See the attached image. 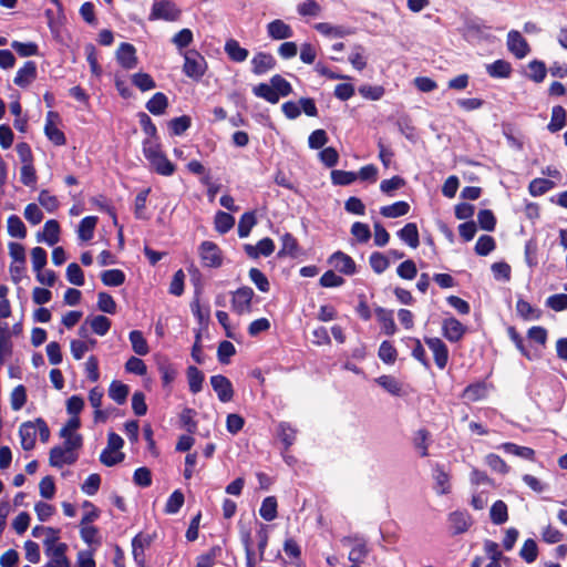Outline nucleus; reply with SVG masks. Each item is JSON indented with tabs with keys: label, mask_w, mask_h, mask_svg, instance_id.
Wrapping results in <instances>:
<instances>
[{
	"label": "nucleus",
	"mask_w": 567,
	"mask_h": 567,
	"mask_svg": "<svg viewBox=\"0 0 567 567\" xmlns=\"http://www.w3.org/2000/svg\"><path fill=\"white\" fill-rule=\"evenodd\" d=\"M128 339L131 341L132 349L136 354L146 355L150 352L147 341L140 330L131 331Z\"/></svg>",
	"instance_id": "obj_32"
},
{
	"label": "nucleus",
	"mask_w": 567,
	"mask_h": 567,
	"mask_svg": "<svg viewBox=\"0 0 567 567\" xmlns=\"http://www.w3.org/2000/svg\"><path fill=\"white\" fill-rule=\"evenodd\" d=\"M249 279L255 284V286L261 292H268L270 289V284L268 278L261 272L258 268H251L249 270Z\"/></svg>",
	"instance_id": "obj_54"
},
{
	"label": "nucleus",
	"mask_w": 567,
	"mask_h": 567,
	"mask_svg": "<svg viewBox=\"0 0 567 567\" xmlns=\"http://www.w3.org/2000/svg\"><path fill=\"white\" fill-rule=\"evenodd\" d=\"M254 290L248 286H243L231 292V310L237 315H245L251 311Z\"/></svg>",
	"instance_id": "obj_5"
},
{
	"label": "nucleus",
	"mask_w": 567,
	"mask_h": 567,
	"mask_svg": "<svg viewBox=\"0 0 567 567\" xmlns=\"http://www.w3.org/2000/svg\"><path fill=\"white\" fill-rule=\"evenodd\" d=\"M554 183L546 178H535L529 183L528 189L530 195L540 196L551 189Z\"/></svg>",
	"instance_id": "obj_51"
},
{
	"label": "nucleus",
	"mask_w": 567,
	"mask_h": 567,
	"mask_svg": "<svg viewBox=\"0 0 567 567\" xmlns=\"http://www.w3.org/2000/svg\"><path fill=\"white\" fill-rule=\"evenodd\" d=\"M369 262H370V266L373 269V271L377 274L384 272L390 265L389 259L383 254H381L379 251L371 254V256L369 258Z\"/></svg>",
	"instance_id": "obj_57"
},
{
	"label": "nucleus",
	"mask_w": 567,
	"mask_h": 567,
	"mask_svg": "<svg viewBox=\"0 0 567 567\" xmlns=\"http://www.w3.org/2000/svg\"><path fill=\"white\" fill-rule=\"evenodd\" d=\"M97 307L101 311H103L105 313L114 315L116 312L115 300L107 292H99Z\"/></svg>",
	"instance_id": "obj_56"
},
{
	"label": "nucleus",
	"mask_w": 567,
	"mask_h": 567,
	"mask_svg": "<svg viewBox=\"0 0 567 567\" xmlns=\"http://www.w3.org/2000/svg\"><path fill=\"white\" fill-rule=\"evenodd\" d=\"M186 374H187L189 391L193 394L199 393L203 390V382L205 379L204 373L195 365H190L187 368Z\"/></svg>",
	"instance_id": "obj_27"
},
{
	"label": "nucleus",
	"mask_w": 567,
	"mask_h": 567,
	"mask_svg": "<svg viewBox=\"0 0 567 567\" xmlns=\"http://www.w3.org/2000/svg\"><path fill=\"white\" fill-rule=\"evenodd\" d=\"M329 264L344 275L350 276L355 272V264L353 259L342 251L333 252L329 258Z\"/></svg>",
	"instance_id": "obj_16"
},
{
	"label": "nucleus",
	"mask_w": 567,
	"mask_h": 567,
	"mask_svg": "<svg viewBox=\"0 0 567 567\" xmlns=\"http://www.w3.org/2000/svg\"><path fill=\"white\" fill-rule=\"evenodd\" d=\"M486 71L492 78L506 79L509 78L512 73V65L505 60H496L495 62L486 65Z\"/></svg>",
	"instance_id": "obj_23"
},
{
	"label": "nucleus",
	"mask_w": 567,
	"mask_h": 567,
	"mask_svg": "<svg viewBox=\"0 0 567 567\" xmlns=\"http://www.w3.org/2000/svg\"><path fill=\"white\" fill-rule=\"evenodd\" d=\"M116 60L125 70H132L137 65L136 49L133 44L123 42L116 51Z\"/></svg>",
	"instance_id": "obj_12"
},
{
	"label": "nucleus",
	"mask_w": 567,
	"mask_h": 567,
	"mask_svg": "<svg viewBox=\"0 0 567 567\" xmlns=\"http://www.w3.org/2000/svg\"><path fill=\"white\" fill-rule=\"evenodd\" d=\"M184 73L194 80H199L206 71V61L197 51L184 53Z\"/></svg>",
	"instance_id": "obj_6"
},
{
	"label": "nucleus",
	"mask_w": 567,
	"mask_h": 567,
	"mask_svg": "<svg viewBox=\"0 0 567 567\" xmlns=\"http://www.w3.org/2000/svg\"><path fill=\"white\" fill-rule=\"evenodd\" d=\"M375 382L382 386L386 392L392 395H401L402 385L401 383L392 375H381Z\"/></svg>",
	"instance_id": "obj_41"
},
{
	"label": "nucleus",
	"mask_w": 567,
	"mask_h": 567,
	"mask_svg": "<svg viewBox=\"0 0 567 567\" xmlns=\"http://www.w3.org/2000/svg\"><path fill=\"white\" fill-rule=\"evenodd\" d=\"M143 155L150 163L151 169L162 176H172L176 166L163 153L161 145L151 138L143 141Z\"/></svg>",
	"instance_id": "obj_1"
},
{
	"label": "nucleus",
	"mask_w": 567,
	"mask_h": 567,
	"mask_svg": "<svg viewBox=\"0 0 567 567\" xmlns=\"http://www.w3.org/2000/svg\"><path fill=\"white\" fill-rule=\"evenodd\" d=\"M276 66V60L272 54L267 52H258L251 59V72L256 75H262Z\"/></svg>",
	"instance_id": "obj_14"
},
{
	"label": "nucleus",
	"mask_w": 567,
	"mask_h": 567,
	"mask_svg": "<svg viewBox=\"0 0 567 567\" xmlns=\"http://www.w3.org/2000/svg\"><path fill=\"white\" fill-rule=\"evenodd\" d=\"M566 125V110L560 106L556 105L551 110V118L548 124V131L551 133H556L560 131Z\"/></svg>",
	"instance_id": "obj_31"
},
{
	"label": "nucleus",
	"mask_w": 567,
	"mask_h": 567,
	"mask_svg": "<svg viewBox=\"0 0 567 567\" xmlns=\"http://www.w3.org/2000/svg\"><path fill=\"white\" fill-rule=\"evenodd\" d=\"M429 439H430V433L425 429H420L414 433L413 445L419 451V453L422 457H425L429 455V443H427Z\"/></svg>",
	"instance_id": "obj_38"
},
{
	"label": "nucleus",
	"mask_w": 567,
	"mask_h": 567,
	"mask_svg": "<svg viewBox=\"0 0 567 567\" xmlns=\"http://www.w3.org/2000/svg\"><path fill=\"white\" fill-rule=\"evenodd\" d=\"M109 395L117 404H123L128 395V386L120 381H113L109 388Z\"/></svg>",
	"instance_id": "obj_40"
},
{
	"label": "nucleus",
	"mask_w": 567,
	"mask_h": 567,
	"mask_svg": "<svg viewBox=\"0 0 567 567\" xmlns=\"http://www.w3.org/2000/svg\"><path fill=\"white\" fill-rule=\"evenodd\" d=\"M485 463L494 471L499 474H507L509 472V466L505 463V461L498 456L497 454L489 453L485 456Z\"/></svg>",
	"instance_id": "obj_53"
},
{
	"label": "nucleus",
	"mask_w": 567,
	"mask_h": 567,
	"mask_svg": "<svg viewBox=\"0 0 567 567\" xmlns=\"http://www.w3.org/2000/svg\"><path fill=\"white\" fill-rule=\"evenodd\" d=\"M209 381L220 402L227 403L233 400L235 392L233 383L228 378L221 374H216L212 375Z\"/></svg>",
	"instance_id": "obj_8"
},
{
	"label": "nucleus",
	"mask_w": 567,
	"mask_h": 567,
	"mask_svg": "<svg viewBox=\"0 0 567 567\" xmlns=\"http://www.w3.org/2000/svg\"><path fill=\"white\" fill-rule=\"evenodd\" d=\"M425 343L433 353L436 367L445 369L449 362V349L440 338H425Z\"/></svg>",
	"instance_id": "obj_10"
},
{
	"label": "nucleus",
	"mask_w": 567,
	"mask_h": 567,
	"mask_svg": "<svg viewBox=\"0 0 567 567\" xmlns=\"http://www.w3.org/2000/svg\"><path fill=\"white\" fill-rule=\"evenodd\" d=\"M225 52L234 62H244L249 55L248 50L240 47L239 42L234 39L225 43Z\"/></svg>",
	"instance_id": "obj_26"
},
{
	"label": "nucleus",
	"mask_w": 567,
	"mask_h": 567,
	"mask_svg": "<svg viewBox=\"0 0 567 567\" xmlns=\"http://www.w3.org/2000/svg\"><path fill=\"white\" fill-rule=\"evenodd\" d=\"M169 130L174 135H182L185 131H187L190 126V117L187 115H183L179 117H175L171 120Z\"/></svg>",
	"instance_id": "obj_62"
},
{
	"label": "nucleus",
	"mask_w": 567,
	"mask_h": 567,
	"mask_svg": "<svg viewBox=\"0 0 567 567\" xmlns=\"http://www.w3.org/2000/svg\"><path fill=\"white\" fill-rule=\"evenodd\" d=\"M66 279L70 284L75 285V286L84 285V274L78 264L72 262L68 266Z\"/></svg>",
	"instance_id": "obj_59"
},
{
	"label": "nucleus",
	"mask_w": 567,
	"mask_h": 567,
	"mask_svg": "<svg viewBox=\"0 0 567 567\" xmlns=\"http://www.w3.org/2000/svg\"><path fill=\"white\" fill-rule=\"evenodd\" d=\"M40 205L49 213H53L59 207V200L54 195H51L49 190H41L38 197Z\"/></svg>",
	"instance_id": "obj_63"
},
{
	"label": "nucleus",
	"mask_w": 567,
	"mask_h": 567,
	"mask_svg": "<svg viewBox=\"0 0 567 567\" xmlns=\"http://www.w3.org/2000/svg\"><path fill=\"white\" fill-rule=\"evenodd\" d=\"M489 516L495 525L506 523L508 519L507 505L503 501H496L491 507Z\"/></svg>",
	"instance_id": "obj_37"
},
{
	"label": "nucleus",
	"mask_w": 567,
	"mask_h": 567,
	"mask_svg": "<svg viewBox=\"0 0 567 567\" xmlns=\"http://www.w3.org/2000/svg\"><path fill=\"white\" fill-rule=\"evenodd\" d=\"M435 491L437 494L443 495L450 492V477L443 468H435L434 471Z\"/></svg>",
	"instance_id": "obj_47"
},
{
	"label": "nucleus",
	"mask_w": 567,
	"mask_h": 567,
	"mask_svg": "<svg viewBox=\"0 0 567 567\" xmlns=\"http://www.w3.org/2000/svg\"><path fill=\"white\" fill-rule=\"evenodd\" d=\"M167 106H168V99L162 92L155 93L146 103L147 111L150 113H152L153 115L164 114Z\"/></svg>",
	"instance_id": "obj_25"
},
{
	"label": "nucleus",
	"mask_w": 567,
	"mask_h": 567,
	"mask_svg": "<svg viewBox=\"0 0 567 567\" xmlns=\"http://www.w3.org/2000/svg\"><path fill=\"white\" fill-rule=\"evenodd\" d=\"M409 210L410 205L406 202L400 200L391 205L381 207L380 213L383 217L396 218L406 215Z\"/></svg>",
	"instance_id": "obj_30"
},
{
	"label": "nucleus",
	"mask_w": 567,
	"mask_h": 567,
	"mask_svg": "<svg viewBox=\"0 0 567 567\" xmlns=\"http://www.w3.org/2000/svg\"><path fill=\"white\" fill-rule=\"evenodd\" d=\"M78 452L68 451L56 445L50 450L49 463L53 467L61 468L64 465H72L78 461Z\"/></svg>",
	"instance_id": "obj_9"
},
{
	"label": "nucleus",
	"mask_w": 567,
	"mask_h": 567,
	"mask_svg": "<svg viewBox=\"0 0 567 567\" xmlns=\"http://www.w3.org/2000/svg\"><path fill=\"white\" fill-rule=\"evenodd\" d=\"M132 83L142 92L153 90L156 86L153 78L150 74L143 72L133 74Z\"/></svg>",
	"instance_id": "obj_48"
},
{
	"label": "nucleus",
	"mask_w": 567,
	"mask_h": 567,
	"mask_svg": "<svg viewBox=\"0 0 567 567\" xmlns=\"http://www.w3.org/2000/svg\"><path fill=\"white\" fill-rule=\"evenodd\" d=\"M184 502V494L179 489L174 491L166 502L165 513L171 515L178 513Z\"/></svg>",
	"instance_id": "obj_45"
},
{
	"label": "nucleus",
	"mask_w": 567,
	"mask_h": 567,
	"mask_svg": "<svg viewBox=\"0 0 567 567\" xmlns=\"http://www.w3.org/2000/svg\"><path fill=\"white\" fill-rule=\"evenodd\" d=\"M259 514L267 522H271L277 517V499L275 496H268L262 501Z\"/></svg>",
	"instance_id": "obj_39"
},
{
	"label": "nucleus",
	"mask_w": 567,
	"mask_h": 567,
	"mask_svg": "<svg viewBox=\"0 0 567 567\" xmlns=\"http://www.w3.org/2000/svg\"><path fill=\"white\" fill-rule=\"evenodd\" d=\"M281 249L279 251V256L289 255L295 256L298 249L297 239L289 233H286L281 237Z\"/></svg>",
	"instance_id": "obj_58"
},
{
	"label": "nucleus",
	"mask_w": 567,
	"mask_h": 567,
	"mask_svg": "<svg viewBox=\"0 0 567 567\" xmlns=\"http://www.w3.org/2000/svg\"><path fill=\"white\" fill-rule=\"evenodd\" d=\"M477 221L482 229L492 231L495 228L496 219L492 210L483 209L477 214Z\"/></svg>",
	"instance_id": "obj_60"
},
{
	"label": "nucleus",
	"mask_w": 567,
	"mask_h": 567,
	"mask_svg": "<svg viewBox=\"0 0 567 567\" xmlns=\"http://www.w3.org/2000/svg\"><path fill=\"white\" fill-rule=\"evenodd\" d=\"M509 339L514 342L517 350L528 360H535L538 355L535 352H532L524 343L520 334L515 330L514 327H509L507 329Z\"/></svg>",
	"instance_id": "obj_34"
},
{
	"label": "nucleus",
	"mask_w": 567,
	"mask_h": 567,
	"mask_svg": "<svg viewBox=\"0 0 567 567\" xmlns=\"http://www.w3.org/2000/svg\"><path fill=\"white\" fill-rule=\"evenodd\" d=\"M546 306L555 311H564L567 309V295L557 293L547 298Z\"/></svg>",
	"instance_id": "obj_64"
},
{
	"label": "nucleus",
	"mask_w": 567,
	"mask_h": 567,
	"mask_svg": "<svg viewBox=\"0 0 567 567\" xmlns=\"http://www.w3.org/2000/svg\"><path fill=\"white\" fill-rule=\"evenodd\" d=\"M97 224V217L86 216L84 217L78 228V236L83 241H89L93 238L94 229Z\"/></svg>",
	"instance_id": "obj_28"
},
{
	"label": "nucleus",
	"mask_w": 567,
	"mask_h": 567,
	"mask_svg": "<svg viewBox=\"0 0 567 567\" xmlns=\"http://www.w3.org/2000/svg\"><path fill=\"white\" fill-rule=\"evenodd\" d=\"M8 234L13 238L23 239L27 236V228L17 215H10L7 220Z\"/></svg>",
	"instance_id": "obj_33"
},
{
	"label": "nucleus",
	"mask_w": 567,
	"mask_h": 567,
	"mask_svg": "<svg viewBox=\"0 0 567 567\" xmlns=\"http://www.w3.org/2000/svg\"><path fill=\"white\" fill-rule=\"evenodd\" d=\"M519 556L527 564L534 563L538 556V547L536 542L532 538L526 539L519 550Z\"/></svg>",
	"instance_id": "obj_42"
},
{
	"label": "nucleus",
	"mask_w": 567,
	"mask_h": 567,
	"mask_svg": "<svg viewBox=\"0 0 567 567\" xmlns=\"http://www.w3.org/2000/svg\"><path fill=\"white\" fill-rule=\"evenodd\" d=\"M91 329L97 336H105L111 328V320L105 316H95L90 320Z\"/></svg>",
	"instance_id": "obj_49"
},
{
	"label": "nucleus",
	"mask_w": 567,
	"mask_h": 567,
	"mask_svg": "<svg viewBox=\"0 0 567 567\" xmlns=\"http://www.w3.org/2000/svg\"><path fill=\"white\" fill-rule=\"evenodd\" d=\"M292 92L291 84L280 74H275L270 83H260L252 89V93L271 104H277L280 97L288 96Z\"/></svg>",
	"instance_id": "obj_2"
},
{
	"label": "nucleus",
	"mask_w": 567,
	"mask_h": 567,
	"mask_svg": "<svg viewBox=\"0 0 567 567\" xmlns=\"http://www.w3.org/2000/svg\"><path fill=\"white\" fill-rule=\"evenodd\" d=\"M379 358L386 364H393L396 360V349L390 341H383L379 348Z\"/></svg>",
	"instance_id": "obj_50"
},
{
	"label": "nucleus",
	"mask_w": 567,
	"mask_h": 567,
	"mask_svg": "<svg viewBox=\"0 0 567 567\" xmlns=\"http://www.w3.org/2000/svg\"><path fill=\"white\" fill-rule=\"evenodd\" d=\"M58 115L54 113V112H49L48 115H47V123H45V126H44V133L47 135V137L55 145H64L65 144V135L64 133L58 128L53 121H52V117H56Z\"/></svg>",
	"instance_id": "obj_21"
},
{
	"label": "nucleus",
	"mask_w": 567,
	"mask_h": 567,
	"mask_svg": "<svg viewBox=\"0 0 567 567\" xmlns=\"http://www.w3.org/2000/svg\"><path fill=\"white\" fill-rule=\"evenodd\" d=\"M495 248V240L488 235L481 236L475 245V252L480 256H487Z\"/></svg>",
	"instance_id": "obj_55"
},
{
	"label": "nucleus",
	"mask_w": 567,
	"mask_h": 567,
	"mask_svg": "<svg viewBox=\"0 0 567 567\" xmlns=\"http://www.w3.org/2000/svg\"><path fill=\"white\" fill-rule=\"evenodd\" d=\"M507 48L517 59L525 58L529 52V45L523 35L516 31L511 30L507 34Z\"/></svg>",
	"instance_id": "obj_11"
},
{
	"label": "nucleus",
	"mask_w": 567,
	"mask_h": 567,
	"mask_svg": "<svg viewBox=\"0 0 567 567\" xmlns=\"http://www.w3.org/2000/svg\"><path fill=\"white\" fill-rule=\"evenodd\" d=\"M450 527L454 535L465 533L472 525L471 515L465 511H455L449 515Z\"/></svg>",
	"instance_id": "obj_17"
},
{
	"label": "nucleus",
	"mask_w": 567,
	"mask_h": 567,
	"mask_svg": "<svg viewBox=\"0 0 567 567\" xmlns=\"http://www.w3.org/2000/svg\"><path fill=\"white\" fill-rule=\"evenodd\" d=\"M20 181L23 185L32 187L37 184V174L33 163L22 164L20 169Z\"/></svg>",
	"instance_id": "obj_61"
},
{
	"label": "nucleus",
	"mask_w": 567,
	"mask_h": 567,
	"mask_svg": "<svg viewBox=\"0 0 567 567\" xmlns=\"http://www.w3.org/2000/svg\"><path fill=\"white\" fill-rule=\"evenodd\" d=\"M37 78V63L27 61L20 68L13 79V83L20 87H27Z\"/></svg>",
	"instance_id": "obj_19"
},
{
	"label": "nucleus",
	"mask_w": 567,
	"mask_h": 567,
	"mask_svg": "<svg viewBox=\"0 0 567 567\" xmlns=\"http://www.w3.org/2000/svg\"><path fill=\"white\" fill-rule=\"evenodd\" d=\"M257 224V218L255 212H246L241 215L238 223V236L240 238H246L249 236L252 227Z\"/></svg>",
	"instance_id": "obj_35"
},
{
	"label": "nucleus",
	"mask_w": 567,
	"mask_h": 567,
	"mask_svg": "<svg viewBox=\"0 0 567 567\" xmlns=\"http://www.w3.org/2000/svg\"><path fill=\"white\" fill-rule=\"evenodd\" d=\"M38 434L43 443L48 442L50 439V429L43 419L38 417L34 421H27L20 425V443L24 451L34 449Z\"/></svg>",
	"instance_id": "obj_3"
},
{
	"label": "nucleus",
	"mask_w": 567,
	"mask_h": 567,
	"mask_svg": "<svg viewBox=\"0 0 567 567\" xmlns=\"http://www.w3.org/2000/svg\"><path fill=\"white\" fill-rule=\"evenodd\" d=\"M11 48L23 58L38 55L39 47L34 42L12 41Z\"/></svg>",
	"instance_id": "obj_44"
},
{
	"label": "nucleus",
	"mask_w": 567,
	"mask_h": 567,
	"mask_svg": "<svg viewBox=\"0 0 567 567\" xmlns=\"http://www.w3.org/2000/svg\"><path fill=\"white\" fill-rule=\"evenodd\" d=\"M518 315L525 320H536L539 318V310L534 308L528 301L518 299L516 303Z\"/></svg>",
	"instance_id": "obj_46"
},
{
	"label": "nucleus",
	"mask_w": 567,
	"mask_h": 567,
	"mask_svg": "<svg viewBox=\"0 0 567 567\" xmlns=\"http://www.w3.org/2000/svg\"><path fill=\"white\" fill-rule=\"evenodd\" d=\"M377 318L382 324V329L388 336H393L396 332V324L393 319V312L384 308H377Z\"/></svg>",
	"instance_id": "obj_24"
},
{
	"label": "nucleus",
	"mask_w": 567,
	"mask_h": 567,
	"mask_svg": "<svg viewBox=\"0 0 567 567\" xmlns=\"http://www.w3.org/2000/svg\"><path fill=\"white\" fill-rule=\"evenodd\" d=\"M499 449H502L507 454H512L529 461H533L535 456V451L533 449L527 446H519L511 442L503 443L499 445Z\"/></svg>",
	"instance_id": "obj_29"
},
{
	"label": "nucleus",
	"mask_w": 567,
	"mask_h": 567,
	"mask_svg": "<svg viewBox=\"0 0 567 567\" xmlns=\"http://www.w3.org/2000/svg\"><path fill=\"white\" fill-rule=\"evenodd\" d=\"M68 549L66 544L60 543L54 548H47L45 555L50 558L44 567H71L69 559L65 556Z\"/></svg>",
	"instance_id": "obj_15"
},
{
	"label": "nucleus",
	"mask_w": 567,
	"mask_h": 567,
	"mask_svg": "<svg viewBox=\"0 0 567 567\" xmlns=\"http://www.w3.org/2000/svg\"><path fill=\"white\" fill-rule=\"evenodd\" d=\"M267 33L272 40H285L293 35V30L282 20L276 19L267 24Z\"/></svg>",
	"instance_id": "obj_20"
},
{
	"label": "nucleus",
	"mask_w": 567,
	"mask_h": 567,
	"mask_svg": "<svg viewBox=\"0 0 567 567\" xmlns=\"http://www.w3.org/2000/svg\"><path fill=\"white\" fill-rule=\"evenodd\" d=\"M101 280L107 287H118L124 284L125 274L120 269L104 270Z\"/></svg>",
	"instance_id": "obj_36"
},
{
	"label": "nucleus",
	"mask_w": 567,
	"mask_h": 567,
	"mask_svg": "<svg viewBox=\"0 0 567 567\" xmlns=\"http://www.w3.org/2000/svg\"><path fill=\"white\" fill-rule=\"evenodd\" d=\"M181 17V10L169 0H155L148 17V20L177 21Z\"/></svg>",
	"instance_id": "obj_4"
},
{
	"label": "nucleus",
	"mask_w": 567,
	"mask_h": 567,
	"mask_svg": "<svg viewBox=\"0 0 567 567\" xmlns=\"http://www.w3.org/2000/svg\"><path fill=\"white\" fill-rule=\"evenodd\" d=\"M465 331V326L453 317L446 318L442 322L443 336L451 342L460 341L463 338Z\"/></svg>",
	"instance_id": "obj_13"
},
{
	"label": "nucleus",
	"mask_w": 567,
	"mask_h": 567,
	"mask_svg": "<svg viewBox=\"0 0 567 567\" xmlns=\"http://www.w3.org/2000/svg\"><path fill=\"white\" fill-rule=\"evenodd\" d=\"M398 236L412 248H416L420 244L417 226L414 223L406 224L398 231Z\"/></svg>",
	"instance_id": "obj_22"
},
{
	"label": "nucleus",
	"mask_w": 567,
	"mask_h": 567,
	"mask_svg": "<svg viewBox=\"0 0 567 567\" xmlns=\"http://www.w3.org/2000/svg\"><path fill=\"white\" fill-rule=\"evenodd\" d=\"M37 240L45 243L49 246H54L60 240V225L55 219L48 220L42 233H38Z\"/></svg>",
	"instance_id": "obj_18"
},
{
	"label": "nucleus",
	"mask_w": 567,
	"mask_h": 567,
	"mask_svg": "<svg viewBox=\"0 0 567 567\" xmlns=\"http://www.w3.org/2000/svg\"><path fill=\"white\" fill-rule=\"evenodd\" d=\"M198 250L202 262L205 267L218 268L221 266V251L215 243L205 240L200 244Z\"/></svg>",
	"instance_id": "obj_7"
},
{
	"label": "nucleus",
	"mask_w": 567,
	"mask_h": 567,
	"mask_svg": "<svg viewBox=\"0 0 567 567\" xmlns=\"http://www.w3.org/2000/svg\"><path fill=\"white\" fill-rule=\"evenodd\" d=\"M357 179V173L336 169L331 172V181L334 185H350Z\"/></svg>",
	"instance_id": "obj_52"
},
{
	"label": "nucleus",
	"mask_w": 567,
	"mask_h": 567,
	"mask_svg": "<svg viewBox=\"0 0 567 567\" xmlns=\"http://www.w3.org/2000/svg\"><path fill=\"white\" fill-rule=\"evenodd\" d=\"M235 225V218L225 212H218L215 216V228L219 234L228 233Z\"/></svg>",
	"instance_id": "obj_43"
}]
</instances>
